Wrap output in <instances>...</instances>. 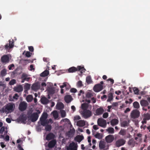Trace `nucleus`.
<instances>
[{
    "mask_svg": "<svg viewBox=\"0 0 150 150\" xmlns=\"http://www.w3.org/2000/svg\"><path fill=\"white\" fill-rule=\"evenodd\" d=\"M27 117L30 119L32 122L36 121L39 117V115L36 112H34L31 115L28 114Z\"/></svg>",
    "mask_w": 150,
    "mask_h": 150,
    "instance_id": "f257e3e1",
    "label": "nucleus"
},
{
    "mask_svg": "<svg viewBox=\"0 0 150 150\" xmlns=\"http://www.w3.org/2000/svg\"><path fill=\"white\" fill-rule=\"evenodd\" d=\"M28 107L27 103L25 101L20 102L19 106V109L21 111L25 110Z\"/></svg>",
    "mask_w": 150,
    "mask_h": 150,
    "instance_id": "f03ea898",
    "label": "nucleus"
},
{
    "mask_svg": "<svg viewBox=\"0 0 150 150\" xmlns=\"http://www.w3.org/2000/svg\"><path fill=\"white\" fill-rule=\"evenodd\" d=\"M98 125L103 128L106 127L107 122L105 120L102 118H99L97 121Z\"/></svg>",
    "mask_w": 150,
    "mask_h": 150,
    "instance_id": "7ed1b4c3",
    "label": "nucleus"
},
{
    "mask_svg": "<svg viewBox=\"0 0 150 150\" xmlns=\"http://www.w3.org/2000/svg\"><path fill=\"white\" fill-rule=\"evenodd\" d=\"M140 113L139 111L137 110H134L131 113V117L134 119L137 118L139 117Z\"/></svg>",
    "mask_w": 150,
    "mask_h": 150,
    "instance_id": "20e7f679",
    "label": "nucleus"
},
{
    "mask_svg": "<svg viewBox=\"0 0 150 150\" xmlns=\"http://www.w3.org/2000/svg\"><path fill=\"white\" fill-rule=\"evenodd\" d=\"M48 117V115L47 113H44L40 118V124L42 125H44V122Z\"/></svg>",
    "mask_w": 150,
    "mask_h": 150,
    "instance_id": "39448f33",
    "label": "nucleus"
},
{
    "mask_svg": "<svg viewBox=\"0 0 150 150\" xmlns=\"http://www.w3.org/2000/svg\"><path fill=\"white\" fill-rule=\"evenodd\" d=\"M103 85L99 83L95 85L93 90L95 92H98L101 91L103 89Z\"/></svg>",
    "mask_w": 150,
    "mask_h": 150,
    "instance_id": "423d86ee",
    "label": "nucleus"
},
{
    "mask_svg": "<svg viewBox=\"0 0 150 150\" xmlns=\"http://www.w3.org/2000/svg\"><path fill=\"white\" fill-rule=\"evenodd\" d=\"M15 107L14 104L12 103H11L7 104L5 107V109L9 111H13Z\"/></svg>",
    "mask_w": 150,
    "mask_h": 150,
    "instance_id": "0eeeda50",
    "label": "nucleus"
},
{
    "mask_svg": "<svg viewBox=\"0 0 150 150\" xmlns=\"http://www.w3.org/2000/svg\"><path fill=\"white\" fill-rule=\"evenodd\" d=\"M40 83L39 82H36L33 84L31 86V89L35 91H37L40 87Z\"/></svg>",
    "mask_w": 150,
    "mask_h": 150,
    "instance_id": "6e6552de",
    "label": "nucleus"
},
{
    "mask_svg": "<svg viewBox=\"0 0 150 150\" xmlns=\"http://www.w3.org/2000/svg\"><path fill=\"white\" fill-rule=\"evenodd\" d=\"M125 143V141L123 139L118 140L116 142L115 146L117 147H119L122 146Z\"/></svg>",
    "mask_w": 150,
    "mask_h": 150,
    "instance_id": "1a4fd4ad",
    "label": "nucleus"
},
{
    "mask_svg": "<svg viewBox=\"0 0 150 150\" xmlns=\"http://www.w3.org/2000/svg\"><path fill=\"white\" fill-rule=\"evenodd\" d=\"M81 68V67L80 66H78L77 68L74 67H72L69 69L68 72L69 73L74 72L78 70L80 71Z\"/></svg>",
    "mask_w": 150,
    "mask_h": 150,
    "instance_id": "9d476101",
    "label": "nucleus"
},
{
    "mask_svg": "<svg viewBox=\"0 0 150 150\" xmlns=\"http://www.w3.org/2000/svg\"><path fill=\"white\" fill-rule=\"evenodd\" d=\"M77 144L74 142H72L69 146V147L67 149L68 150H77Z\"/></svg>",
    "mask_w": 150,
    "mask_h": 150,
    "instance_id": "9b49d317",
    "label": "nucleus"
},
{
    "mask_svg": "<svg viewBox=\"0 0 150 150\" xmlns=\"http://www.w3.org/2000/svg\"><path fill=\"white\" fill-rule=\"evenodd\" d=\"M83 115L85 118H87L91 115V112L89 110H84L83 113Z\"/></svg>",
    "mask_w": 150,
    "mask_h": 150,
    "instance_id": "f8f14e48",
    "label": "nucleus"
},
{
    "mask_svg": "<svg viewBox=\"0 0 150 150\" xmlns=\"http://www.w3.org/2000/svg\"><path fill=\"white\" fill-rule=\"evenodd\" d=\"M1 61L3 63H8L9 62V57L7 55H3L1 57Z\"/></svg>",
    "mask_w": 150,
    "mask_h": 150,
    "instance_id": "ddd939ff",
    "label": "nucleus"
},
{
    "mask_svg": "<svg viewBox=\"0 0 150 150\" xmlns=\"http://www.w3.org/2000/svg\"><path fill=\"white\" fill-rule=\"evenodd\" d=\"M114 137L113 135H109L105 137V139L107 143H110L114 140Z\"/></svg>",
    "mask_w": 150,
    "mask_h": 150,
    "instance_id": "4468645a",
    "label": "nucleus"
},
{
    "mask_svg": "<svg viewBox=\"0 0 150 150\" xmlns=\"http://www.w3.org/2000/svg\"><path fill=\"white\" fill-rule=\"evenodd\" d=\"M55 137V135L52 132H50L48 134L46 137V139L48 141L53 139Z\"/></svg>",
    "mask_w": 150,
    "mask_h": 150,
    "instance_id": "2eb2a0df",
    "label": "nucleus"
},
{
    "mask_svg": "<svg viewBox=\"0 0 150 150\" xmlns=\"http://www.w3.org/2000/svg\"><path fill=\"white\" fill-rule=\"evenodd\" d=\"M64 100L67 103H68L72 100L73 98L70 95H67L65 96Z\"/></svg>",
    "mask_w": 150,
    "mask_h": 150,
    "instance_id": "dca6fc26",
    "label": "nucleus"
},
{
    "mask_svg": "<svg viewBox=\"0 0 150 150\" xmlns=\"http://www.w3.org/2000/svg\"><path fill=\"white\" fill-rule=\"evenodd\" d=\"M40 101L41 103L44 105H46L49 102V100L44 96L41 97Z\"/></svg>",
    "mask_w": 150,
    "mask_h": 150,
    "instance_id": "f3484780",
    "label": "nucleus"
},
{
    "mask_svg": "<svg viewBox=\"0 0 150 150\" xmlns=\"http://www.w3.org/2000/svg\"><path fill=\"white\" fill-rule=\"evenodd\" d=\"M104 110L102 108H98L95 111V115H99L102 114L104 112Z\"/></svg>",
    "mask_w": 150,
    "mask_h": 150,
    "instance_id": "a211bd4d",
    "label": "nucleus"
},
{
    "mask_svg": "<svg viewBox=\"0 0 150 150\" xmlns=\"http://www.w3.org/2000/svg\"><path fill=\"white\" fill-rule=\"evenodd\" d=\"M56 143V141L55 140H52L48 144V147L49 148H52L54 147Z\"/></svg>",
    "mask_w": 150,
    "mask_h": 150,
    "instance_id": "6ab92c4d",
    "label": "nucleus"
},
{
    "mask_svg": "<svg viewBox=\"0 0 150 150\" xmlns=\"http://www.w3.org/2000/svg\"><path fill=\"white\" fill-rule=\"evenodd\" d=\"M28 75L27 74L25 73H23L21 75V79H23L24 80H25V81H28L30 78V77H28Z\"/></svg>",
    "mask_w": 150,
    "mask_h": 150,
    "instance_id": "aec40b11",
    "label": "nucleus"
},
{
    "mask_svg": "<svg viewBox=\"0 0 150 150\" xmlns=\"http://www.w3.org/2000/svg\"><path fill=\"white\" fill-rule=\"evenodd\" d=\"M84 137L83 136L78 135L74 138V140L79 143H80L83 139Z\"/></svg>",
    "mask_w": 150,
    "mask_h": 150,
    "instance_id": "412c9836",
    "label": "nucleus"
},
{
    "mask_svg": "<svg viewBox=\"0 0 150 150\" xmlns=\"http://www.w3.org/2000/svg\"><path fill=\"white\" fill-rule=\"evenodd\" d=\"M99 146L100 149L102 150L104 149L105 147V142L102 140L100 141L99 143Z\"/></svg>",
    "mask_w": 150,
    "mask_h": 150,
    "instance_id": "4be33fe9",
    "label": "nucleus"
},
{
    "mask_svg": "<svg viewBox=\"0 0 150 150\" xmlns=\"http://www.w3.org/2000/svg\"><path fill=\"white\" fill-rule=\"evenodd\" d=\"M77 125L80 127H82L85 125V122L83 120H79L76 123Z\"/></svg>",
    "mask_w": 150,
    "mask_h": 150,
    "instance_id": "5701e85b",
    "label": "nucleus"
},
{
    "mask_svg": "<svg viewBox=\"0 0 150 150\" xmlns=\"http://www.w3.org/2000/svg\"><path fill=\"white\" fill-rule=\"evenodd\" d=\"M141 105L142 106H146L149 105L148 101L146 100H142L140 101Z\"/></svg>",
    "mask_w": 150,
    "mask_h": 150,
    "instance_id": "b1692460",
    "label": "nucleus"
},
{
    "mask_svg": "<svg viewBox=\"0 0 150 150\" xmlns=\"http://www.w3.org/2000/svg\"><path fill=\"white\" fill-rule=\"evenodd\" d=\"M23 87L21 85H20L14 88L15 91L18 92H21L23 91Z\"/></svg>",
    "mask_w": 150,
    "mask_h": 150,
    "instance_id": "393cba45",
    "label": "nucleus"
},
{
    "mask_svg": "<svg viewBox=\"0 0 150 150\" xmlns=\"http://www.w3.org/2000/svg\"><path fill=\"white\" fill-rule=\"evenodd\" d=\"M19 119L20 120L23 122L26 121L27 119V117L26 115H22L20 116Z\"/></svg>",
    "mask_w": 150,
    "mask_h": 150,
    "instance_id": "a878e982",
    "label": "nucleus"
},
{
    "mask_svg": "<svg viewBox=\"0 0 150 150\" xmlns=\"http://www.w3.org/2000/svg\"><path fill=\"white\" fill-rule=\"evenodd\" d=\"M118 120L117 119H112L111 122L110 124L112 126H113L117 124L118 123Z\"/></svg>",
    "mask_w": 150,
    "mask_h": 150,
    "instance_id": "bb28decb",
    "label": "nucleus"
},
{
    "mask_svg": "<svg viewBox=\"0 0 150 150\" xmlns=\"http://www.w3.org/2000/svg\"><path fill=\"white\" fill-rule=\"evenodd\" d=\"M64 108V105L62 103H57L56 105L57 109L58 110L62 109Z\"/></svg>",
    "mask_w": 150,
    "mask_h": 150,
    "instance_id": "cd10ccee",
    "label": "nucleus"
},
{
    "mask_svg": "<svg viewBox=\"0 0 150 150\" xmlns=\"http://www.w3.org/2000/svg\"><path fill=\"white\" fill-rule=\"evenodd\" d=\"M135 142L133 139H129L128 142V144L132 147H134V146Z\"/></svg>",
    "mask_w": 150,
    "mask_h": 150,
    "instance_id": "c85d7f7f",
    "label": "nucleus"
},
{
    "mask_svg": "<svg viewBox=\"0 0 150 150\" xmlns=\"http://www.w3.org/2000/svg\"><path fill=\"white\" fill-rule=\"evenodd\" d=\"M113 99V94L112 93H109L108 96V99L107 100V102H110Z\"/></svg>",
    "mask_w": 150,
    "mask_h": 150,
    "instance_id": "c756f323",
    "label": "nucleus"
},
{
    "mask_svg": "<svg viewBox=\"0 0 150 150\" xmlns=\"http://www.w3.org/2000/svg\"><path fill=\"white\" fill-rule=\"evenodd\" d=\"M49 74V72L47 70H45L40 74V76L45 77L47 76Z\"/></svg>",
    "mask_w": 150,
    "mask_h": 150,
    "instance_id": "7c9ffc66",
    "label": "nucleus"
},
{
    "mask_svg": "<svg viewBox=\"0 0 150 150\" xmlns=\"http://www.w3.org/2000/svg\"><path fill=\"white\" fill-rule=\"evenodd\" d=\"M45 130L46 131H50L52 128V126L50 125H47L45 126Z\"/></svg>",
    "mask_w": 150,
    "mask_h": 150,
    "instance_id": "2f4dec72",
    "label": "nucleus"
},
{
    "mask_svg": "<svg viewBox=\"0 0 150 150\" xmlns=\"http://www.w3.org/2000/svg\"><path fill=\"white\" fill-rule=\"evenodd\" d=\"M86 82L88 84H90L93 82L91 77L90 76H88L86 79Z\"/></svg>",
    "mask_w": 150,
    "mask_h": 150,
    "instance_id": "473e14b6",
    "label": "nucleus"
},
{
    "mask_svg": "<svg viewBox=\"0 0 150 150\" xmlns=\"http://www.w3.org/2000/svg\"><path fill=\"white\" fill-rule=\"evenodd\" d=\"M26 100L28 102H31L33 99V98L32 95H28L26 98Z\"/></svg>",
    "mask_w": 150,
    "mask_h": 150,
    "instance_id": "72a5a7b5",
    "label": "nucleus"
},
{
    "mask_svg": "<svg viewBox=\"0 0 150 150\" xmlns=\"http://www.w3.org/2000/svg\"><path fill=\"white\" fill-rule=\"evenodd\" d=\"M121 126L123 127H125L128 126L129 125V122L127 121H123L121 123Z\"/></svg>",
    "mask_w": 150,
    "mask_h": 150,
    "instance_id": "f704fd0d",
    "label": "nucleus"
},
{
    "mask_svg": "<svg viewBox=\"0 0 150 150\" xmlns=\"http://www.w3.org/2000/svg\"><path fill=\"white\" fill-rule=\"evenodd\" d=\"M134 107L136 109H138L139 108L140 105L139 103L137 101H135L133 103Z\"/></svg>",
    "mask_w": 150,
    "mask_h": 150,
    "instance_id": "c9c22d12",
    "label": "nucleus"
},
{
    "mask_svg": "<svg viewBox=\"0 0 150 150\" xmlns=\"http://www.w3.org/2000/svg\"><path fill=\"white\" fill-rule=\"evenodd\" d=\"M106 131L108 132L109 133L113 134L114 133V129L113 128L109 127L106 129Z\"/></svg>",
    "mask_w": 150,
    "mask_h": 150,
    "instance_id": "e433bc0d",
    "label": "nucleus"
},
{
    "mask_svg": "<svg viewBox=\"0 0 150 150\" xmlns=\"http://www.w3.org/2000/svg\"><path fill=\"white\" fill-rule=\"evenodd\" d=\"M81 107L82 109L85 110H86L87 108L88 107V105L86 103H83L82 104Z\"/></svg>",
    "mask_w": 150,
    "mask_h": 150,
    "instance_id": "4c0bfd02",
    "label": "nucleus"
},
{
    "mask_svg": "<svg viewBox=\"0 0 150 150\" xmlns=\"http://www.w3.org/2000/svg\"><path fill=\"white\" fill-rule=\"evenodd\" d=\"M6 70L5 69H4L2 70L1 72V75L2 76H5L7 74Z\"/></svg>",
    "mask_w": 150,
    "mask_h": 150,
    "instance_id": "58836bf2",
    "label": "nucleus"
},
{
    "mask_svg": "<svg viewBox=\"0 0 150 150\" xmlns=\"http://www.w3.org/2000/svg\"><path fill=\"white\" fill-rule=\"evenodd\" d=\"M19 97V96L18 95V94L17 93H16L13 96V98H11V99L10 100L11 101H14V99H15L16 100H17L18 99V98Z\"/></svg>",
    "mask_w": 150,
    "mask_h": 150,
    "instance_id": "ea45409f",
    "label": "nucleus"
},
{
    "mask_svg": "<svg viewBox=\"0 0 150 150\" xmlns=\"http://www.w3.org/2000/svg\"><path fill=\"white\" fill-rule=\"evenodd\" d=\"M53 115L55 118H57L58 117V114L56 111H54L52 112Z\"/></svg>",
    "mask_w": 150,
    "mask_h": 150,
    "instance_id": "a19ab883",
    "label": "nucleus"
},
{
    "mask_svg": "<svg viewBox=\"0 0 150 150\" xmlns=\"http://www.w3.org/2000/svg\"><path fill=\"white\" fill-rule=\"evenodd\" d=\"M92 96L93 95L91 92H88L86 93V96L87 98H91Z\"/></svg>",
    "mask_w": 150,
    "mask_h": 150,
    "instance_id": "79ce46f5",
    "label": "nucleus"
},
{
    "mask_svg": "<svg viewBox=\"0 0 150 150\" xmlns=\"http://www.w3.org/2000/svg\"><path fill=\"white\" fill-rule=\"evenodd\" d=\"M95 137L96 138L100 139L102 138V137L99 133H98L95 134Z\"/></svg>",
    "mask_w": 150,
    "mask_h": 150,
    "instance_id": "37998d69",
    "label": "nucleus"
},
{
    "mask_svg": "<svg viewBox=\"0 0 150 150\" xmlns=\"http://www.w3.org/2000/svg\"><path fill=\"white\" fill-rule=\"evenodd\" d=\"M133 90L135 94L138 95L139 94V90L138 88L136 87H134L133 88Z\"/></svg>",
    "mask_w": 150,
    "mask_h": 150,
    "instance_id": "c03bdc74",
    "label": "nucleus"
},
{
    "mask_svg": "<svg viewBox=\"0 0 150 150\" xmlns=\"http://www.w3.org/2000/svg\"><path fill=\"white\" fill-rule=\"evenodd\" d=\"M126 134V131L125 130L123 129H121L120 132H119V134H120L121 135L123 136L124 135Z\"/></svg>",
    "mask_w": 150,
    "mask_h": 150,
    "instance_id": "a18cd8bd",
    "label": "nucleus"
},
{
    "mask_svg": "<svg viewBox=\"0 0 150 150\" xmlns=\"http://www.w3.org/2000/svg\"><path fill=\"white\" fill-rule=\"evenodd\" d=\"M61 115L62 117H64L66 115V113L64 110H62L61 111Z\"/></svg>",
    "mask_w": 150,
    "mask_h": 150,
    "instance_id": "49530a36",
    "label": "nucleus"
},
{
    "mask_svg": "<svg viewBox=\"0 0 150 150\" xmlns=\"http://www.w3.org/2000/svg\"><path fill=\"white\" fill-rule=\"evenodd\" d=\"M144 119L146 120H149L150 119V115L147 113L144 115Z\"/></svg>",
    "mask_w": 150,
    "mask_h": 150,
    "instance_id": "de8ad7c7",
    "label": "nucleus"
},
{
    "mask_svg": "<svg viewBox=\"0 0 150 150\" xmlns=\"http://www.w3.org/2000/svg\"><path fill=\"white\" fill-rule=\"evenodd\" d=\"M13 41H9V48L11 49L13 47L14 45H13Z\"/></svg>",
    "mask_w": 150,
    "mask_h": 150,
    "instance_id": "09e8293b",
    "label": "nucleus"
},
{
    "mask_svg": "<svg viewBox=\"0 0 150 150\" xmlns=\"http://www.w3.org/2000/svg\"><path fill=\"white\" fill-rule=\"evenodd\" d=\"M16 83V80L14 79H13L11 80L9 83V84L10 85H14Z\"/></svg>",
    "mask_w": 150,
    "mask_h": 150,
    "instance_id": "8fccbe9b",
    "label": "nucleus"
},
{
    "mask_svg": "<svg viewBox=\"0 0 150 150\" xmlns=\"http://www.w3.org/2000/svg\"><path fill=\"white\" fill-rule=\"evenodd\" d=\"M77 86L78 87H81L83 86L82 82L81 81H79L77 83Z\"/></svg>",
    "mask_w": 150,
    "mask_h": 150,
    "instance_id": "3c124183",
    "label": "nucleus"
},
{
    "mask_svg": "<svg viewBox=\"0 0 150 150\" xmlns=\"http://www.w3.org/2000/svg\"><path fill=\"white\" fill-rule=\"evenodd\" d=\"M32 55V53H30V52L27 51L25 53V55L26 57H30Z\"/></svg>",
    "mask_w": 150,
    "mask_h": 150,
    "instance_id": "603ef678",
    "label": "nucleus"
},
{
    "mask_svg": "<svg viewBox=\"0 0 150 150\" xmlns=\"http://www.w3.org/2000/svg\"><path fill=\"white\" fill-rule=\"evenodd\" d=\"M5 131V127H2L0 129V134H2Z\"/></svg>",
    "mask_w": 150,
    "mask_h": 150,
    "instance_id": "864d4df0",
    "label": "nucleus"
},
{
    "mask_svg": "<svg viewBox=\"0 0 150 150\" xmlns=\"http://www.w3.org/2000/svg\"><path fill=\"white\" fill-rule=\"evenodd\" d=\"M108 116V112H105L104 113L103 115V117L104 118H107Z\"/></svg>",
    "mask_w": 150,
    "mask_h": 150,
    "instance_id": "5fc2aeb1",
    "label": "nucleus"
},
{
    "mask_svg": "<svg viewBox=\"0 0 150 150\" xmlns=\"http://www.w3.org/2000/svg\"><path fill=\"white\" fill-rule=\"evenodd\" d=\"M25 87L26 89H30V85L29 83H27L25 85Z\"/></svg>",
    "mask_w": 150,
    "mask_h": 150,
    "instance_id": "6e6d98bb",
    "label": "nucleus"
},
{
    "mask_svg": "<svg viewBox=\"0 0 150 150\" xmlns=\"http://www.w3.org/2000/svg\"><path fill=\"white\" fill-rule=\"evenodd\" d=\"M70 91L71 93H75L76 92L77 90L75 88H72L70 89Z\"/></svg>",
    "mask_w": 150,
    "mask_h": 150,
    "instance_id": "4d7b16f0",
    "label": "nucleus"
},
{
    "mask_svg": "<svg viewBox=\"0 0 150 150\" xmlns=\"http://www.w3.org/2000/svg\"><path fill=\"white\" fill-rule=\"evenodd\" d=\"M118 105V102H113L112 104V106L117 107Z\"/></svg>",
    "mask_w": 150,
    "mask_h": 150,
    "instance_id": "13d9d810",
    "label": "nucleus"
},
{
    "mask_svg": "<svg viewBox=\"0 0 150 150\" xmlns=\"http://www.w3.org/2000/svg\"><path fill=\"white\" fill-rule=\"evenodd\" d=\"M14 67V65L13 64H12L8 66V69L10 70L12 69V68L13 67Z\"/></svg>",
    "mask_w": 150,
    "mask_h": 150,
    "instance_id": "bf43d9fd",
    "label": "nucleus"
},
{
    "mask_svg": "<svg viewBox=\"0 0 150 150\" xmlns=\"http://www.w3.org/2000/svg\"><path fill=\"white\" fill-rule=\"evenodd\" d=\"M28 49L31 52H33L34 51L33 47L32 46L29 47Z\"/></svg>",
    "mask_w": 150,
    "mask_h": 150,
    "instance_id": "052dcab7",
    "label": "nucleus"
},
{
    "mask_svg": "<svg viewBox=\"0 0 150 150\" xmlns=\"http://www.w3.org/2000/svg\"><path fill=\"white\" fill-rule=\"evenodd\" d=\"M18 148L19 150H24L23 148L21 147V145L20 144L18 145Z\"/></svg>",
    "mask_w": 150,
    "mask_h": 150,
    "instance_id": "680f3d73",
    "label": "nucleus"
},
{
    "mask_svg": "<svg viewBox=\"0 0 150 150\" xmlns=\"http://www.w3.org/2000/svg\"><path fill=\"white\" fill-rule=\"evenodd\" d=\"M0 145L1 147L3 148H4L6 146V145L4 144V143L3 142L0 143Z\"/></svg>",
    "mask_w": 150,
    "mask_h": 150,
    "instance_id": "e2e57ef3",
    "label": "nucleus"
},
{
    "mask_svg": "<svg viewBox=\"0 0 150 150\" xmlns=\"http://www.w3.org/2000/svg\"><path fill=\"white\" fill-rule=\"evenodd\" d=\"M67 83H64L62 85H61L60 86V88H62L65 87H66L67 86Z\"/></svg>",
    "mask_w": 150,
    "mask_h": 150,
    "instance_id": "0e129e2a",
    "label": "nucleus"
},
{
    "mask_svg": "<svg viewBox=\"0 0 150 150\" xmlns=\"http://www.w3.org/2000/svg\"><path fill=\"white\" fill-rule=\"evenodd\" d=\"M93 129L96 130L99 129L98 125H94L93 126Z\"/></svg>",
    "mask_w": 150,
    "mask_h": 150,
    "instance_id": "69168bd1",
    "label": "nucleus"
},
{
    "mask_svg": "<svg viewBox=\"0 0 150 150\" xmlns=\"http://www.w3.org/2000/svg\"><path fill=\"white\" fill-rule=\"evenodd\" d=\"M107 81H110V82L112 84H113L114 83V81L113 80V79H111V78H109V79H108L107 80Z\"/></svg>",
    "mask_w": 150,
    "mask_h": 150,
    "instance_id": "338daca9",
    "label": "nucleus"
},
{
    "mask_svg": "<svg viewBox=\"0 0 150 150\" xmlns=\"http://www.w3.org/2000/svg\"><path fill=\"white\" fill-rule=\"evenodd\" d=\"M5 140L6 141H8L9 140V136L8 135H6L5 138Z\"/></svg>",
    "mask_w": 150,
    "mask_h": 150,
    "instance_id": "774afa93",
    "label": "nucleus"
}]
</instances>
